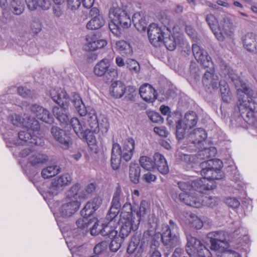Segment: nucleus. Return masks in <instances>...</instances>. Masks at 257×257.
I'll return each mask as SVG.
<instances>
[{
    "label": "nucleus",
    "instance_id": "f257e3e1",
    "mask_svg": "<svg viewBox=\"0 0 257 257\" xmlns=\"http://www.w3.org/2000/svg\"><path fill=\"white\" fill-rule=\"evenodd\" d=\"M149 204L146 201H142L140 205L139 210L136 211V206H133L130 203H125L121 209L120 215V222H123V231L127 233L128 230H137L140 223L142 216L146 214L149 209Z\"/></svg>",
    "mask_w": 257,
    "mask_h": 257
},
{
    "label": "nucleus",
    "instance_id": "f03ea898",
    "mask_svg": "<svg viewBox=\"0 0 257 257\" xmlns=\"http://www.w3.org/2000/svg\"><path fill=\"white\" fill-rule=\"evenodd\" d=\"M202 170L201 175L202 179H205L207 183H211L213 180L220 179L222 175L220 168L222 166V162L218 159H210L200 164Z\"/></svg>",
    "mask_w": 257,
    "mask_h": 257
},
{
    "label": "nucleus",
    "instance_id": "7ed1b4c3",
    "mask_svg": "<svg viewBox=\"0 0 257 257\" xmlns=\"http://www.w3.org/2000/svg\"><path fill=\"white\" fill-rule=\"evenodd\" d=\"M178 227L172 220L169 225H164L162 229L161 240L163 244L168 248L172 249L180 244Z\"/></svg>",
    "mask_w": 257,
    "mask_h": 257
},
{
    "label": "nucleus",
    "instance_id": "20e7f679",
    "mask_svg": "<svg viewBox=\"0 0 257 257\" xmlns=\"http://www.w3.org/2000/svg\"><path fill=\"white\" fill-rule=\"evenodd\" d=\"M87 119V125H86L87 132H91L94 133H99V136H103L106 134L109 127V122L106 118L101 120V122L98 123L95 111L93 109H89L86 114L84 115Z\"/></svg>",
    "mask_w": 257,
    "mask_h": 257
},
{
    "label": "nucleus",
    "instance_id": "39448f33",
    "mask_svg": "<svg viewBox=\"0 0 257 257\" xmlns=\"http://www.w3.org/2000/svg\"><path fill=\"white\" fill-rule=\"evenodd\" d=\"M198 121L196 113L193 111H188L185 113L184 119H179L176 122V136L178 140L182 139L188 128H191L196 125Z\"/></svg>",
    "mask_w": 257,
    "mask_h": 257
},
{
    "label": "nucleus",
    "instance_id": "423d86ee",
    "mask_svg": "<svg viewBox=\"0 0 257 257\" xmlns=\"http://www.w3.org/2000/svg\"><path fill=\"white\" fill-rule=\"evenodd\" d=\"M71 181V176L68 173H64L58 176L52 180L47 193L51 197L57 195L63 190L66 186L70 184Z\"/></svg>",
    "mask_w": 257,
    "mask_h": 257
},
{
    "label": "nucleus",
    "instance_id": "0eeeda50",
    "mask_svg": "<svg viewBox=\"0 0 257 257\" xmlns=\"http://www.w3.org/2000/svg\"><path fill=\"white\" fill-rule=\"evenodd\" d=\"M109 18L118 24L122 28H127L130 27L132 20L125 11L117 6H113L109 10Z\"/></svg>",
    "mask_w": 257,
    "mask_h": 257
},
{
    "label": "nucleus",
    "instance_id": "6e6552de",
    "mask_svg": "<svg viewBox=\"0 0 257 257\" xmlns=\"http://www.w3.org/2000/svg\"><path fill=\"white\" fill-rule=\"evenodd\" d=\"M9 121L15 126L23 125L25 127L34 130H39V122L34 117H31L28 114H25L22 119L16 114H12L9 117Z\"/></svg>",
    "mask_w": 257,
    "mask_h": 257
},
{
    "label": "nucleus",
    "instance_id": "1a4fd4ad",
    "mask_svg": "<svg viewBox=\"0 0 257 257\" xmlns=\"http://www.w3.org/2000/svg\"><path fill=\"white\" fill-rule=\"evenodd\" d=\"M147 33L150 43L155 47H159L162 43L163 38L166 34V29L159 27L158 25L151 24L147 28Z\"/></svg>",
    "mask_w": 257,
    "mask_h": 257
},
{
    "label": "nucleus",
    "instance_id": "9d476101",
    "mask_svg": "<svg viewBox=\"0 0 257 257\" xmlns=\"http://www.w3.org/2000/svg\"><path fill=\"white\" fill-rule=\"evenodd\" d=\"M210 238L211 248L212 250H220L224 247H228V243L226 240L227 234L223 231H215L208 234Z\"/></svg>",
    "mask_w": 257,
    "mask_h": 257
},
{
    "label": "nucleus",
    "instance_id": "9b49d317",
    "mask_svg": "<svg viewBox=\"0 0 257 257\" xmlns=\"http://www.w3.org/2000/svg\"><path fill=\"white\" fill-rule=\"evenodd\" d=\"M179 197L185 204L196 208H199L203 205L204 198L202 193L196 192L190 194L181 193Z\"/></svg>",
    "mask_w": 257,
    "mask_h": 257
},
{
    "label": "nucleus",
    "instance_id": "f8f14e48",
    "mask_svg": "<svg viewBox=\"0 0 257 257\" xmlns=\"http://www.w3.org/2000/svg\"><path fill=\"white\" fill-rule=\"evenodd\" d=\"M146 248L145 241L139 236H133L127 248V252L135 257H141Z\"/></svg>",
    "mask_w": 257,
    "mask_h": 257
},
{
    "label": "nucleus",
    "instance_id": "ddd939ff",
    "mask_svg": "<svg viewBox=\"0 0 257 257\" xmlns=\"http://www.w3.org/2000/svg\"><path fill=\"white\" fill-rule=\"evenodd\" d=\"M93 226L90 228V233L92 235H96L101 233L103 236H114L117 234V231L111 229L108 225H99L98 221L94 217H92V224Z\"/></svg>",
    "mask_w": 257,
    "mask_h": 257
},
{
    "label": "nucleus",
    "instance_id": "4468645a",
    "mask_svg": "<svg viewBox=\"0 0 257 257\" xmlns=\"http://www.w3.org/2000/svg\"><path fill=\"white\" fill-rule=\"evenodd\" d=\"M166 34L163 38L162 43L170 51H173L176 48L177 44H183L184 39L182 35L178 34L175 35L170 34L169 30L166 29Z\"/></svg>",
    "mask_w": 257,
    "mask_h": 257
},
{
    "label": "nucleus",
    "instance_id": "2eb2a0df",
    "mask_svg": "<svg viewBox=\"0 0 257 257\" xmlns=\"http://www.w3.org/2000/svg\"><path fill=\"white\" fill-rule=\"evenodd\" d=\"M80 203L76 200L67 199L59 209V212L63 217L71 216L79 209Z\"/></svg>",
    "mask_w": 257,
    "mask_h": 257
},
{
    "label": "nucleus",
    "instance_id": "dca6fc26",
    "mask_svg": "<svg viewBox=\"0 0 257 257\" xmlns=\"http://www.w3.org/2000/svg\"><path fill=\"white\" fill-rule=\"evenodd\" d=\"M93 72L95 75L104 77L107 80L112 81L118 75L117 71L115 69L109 68L106 65H95Z\"/></svg>",
    "mask_w": 257,
    "mask_h": 257
},
{
    "label": "nucleus",
    "instance_id": "f3484780",
    "mask_svg": "<svg viewBox=\"0 0 257 257\" xmlns=\"http://www.w3.org/2000/svg\"><path fill=\"white\" fill-rule=\"evenodd\" d=\"M207 183L205 179L199 178L191 181V192L202 193L204 190H212L215 188L216 184L214 182Z\"/></svg>",
    "mask_w": 257,
    "mask_h": 257
},
{
    "label": "nucleus",
    "instance_id": "a211bd4d",
    "mask_svg": "<svg viewBox=\"0 0 257 257\" xmlns=\"http://www.w3.org/2000/svg\"><path fill=\"white\" fill-rule=\"evenodd\" d=\"M121 224V227L119 231L118 235H117V233L114 236H108L111 238V241L109 244V248L110 250L113 252H116L120 247L124 239L128 236L130 233L133 230H128L127 233H124L123 231V227L124 226L123 222H120Z\"/></svg>",
    "mask_w": 257,
    "mask_h": 257
},
{
    "label": "nucleus",
    "instance_id": "6ab92c4d",
    "mask_svg": "<svg viewBox=\"0 0 257 257\" xmlns=\"http://www.w3.org/2000/svg\"><path fill=\"white\" fill-rule=\"evenodd\" d=\"M135 145V141L132 138H128L124 141L122 148L119 146L118 155L124 161H130L133 156Z\"/></svg>",
    "mask_w": 257,
    "mask_h": 257
},
{
    "label": "nucleus",
    "instance_id": "aec40b11",
    "mask_svg": "<svg viewBox=\"0 0 257 257\" xmlns=\"http://www.w3.org/2000/svg\"><path fill=\"white\" fill-rule=\"evenodd\" d=\"M249 95H250V92L247 95L239 97L238 98L239 102L238 108L241 114L244 112L243 111L244 109L247 111V113L249 111L252 112L257 111V104L251 98L248 97Z\"/></svg>",
    "mask_w": 257,
    "mask_h": 257
},
{
    "label": "nucleus",
    "instance_id": "412c9836",
    "mask_svg": "<svg viewBox=\"0 0 257 257\" xmlns=\"http://www.w3.org/2000/svg\"><path fill=\"white\" fill-rule=\"evenodd\" d=\"M51 133L54 138L61 145L64 149H67L70 144V139L65 132L58 126H53L51 128Z\"/></svg>",
    "mask_w": 257,
    "mask_h": 257
},
{
    "label": "nucleus",
    "instance_id": "4be33fe9",
    "mask_svg": "<svg viewBox=\"0 0 257 257\" xmlns=\"http://www.w3.org/2000/svg\"><path fill=\"white\" fill-rule=\"evenodd\" d=\"M206 138L207 134L205 131L201 128L194 130L188 136L189 141L196 146L198 149L202 148V144Z\"/></svg>",
    "mask_w": 257,
    "mask_h": 257
},
{
    "label": "nucleus",
    "instance_id": "5701e85b",
    "mask_svg": "<svg viewBox=\"0 0 257 257\" xmlns=\"http://www.w3.org/2000/svg\"><path fill=\"white\" fill-rule=\"evenodd\" d=\"M31 110L37 118L42 121L48 123L53 121V117L49 111L44 107L34 104L31 106Z\"/></svg>",
    "mask_w": 257,
    "mask_h": 257
},
{
    "label": "nucleus",
    "instance_id": "b1692460",
    "mask_svg": "<svg viewBox=\"0 0 257 257\" xmlns=\"http://www.w3.org/2000/svg\"><path fill=\"white\" fill-rule=\"evenodd\" d=\"M214 68H210V71L206 70L202 79L203 85L208 88H217L219 83L218 76L214 74Z\"/></svg>",
    "mask_w": 257,
    "mask_h": 257
},
{
    "label": "nucleus",
    "instance_id": "393cba45",
    "mask_svg": "<svg viewBox=\"0 0 257 257\" xmlns=\"http://www.w3.org/2000/svg\"><path fill=\"white\" fill-rule=\"evenodd\" d=\"M141 97L146 102H153L157 99V93L150 84H145L140 88Z\"/></svg>",
    "mask_w": 257,
    "mask_h": 257
},
{
    "label": "nucleus",
    "instance_id": "a878e982",
    "mask_svg": "<svg viewBox=\"0 0 257 257\" xmlns=\"http://www.w3.org/2000/svg\"><path fill=\"white\" fill-rule=\"evenodd\" d=\"M244 48L248 52L257 53V36L253 33H247L242 38Z\"/></svg>",
    "mask_w": 257,
    "mask_h": 257
},
{
    "label": "nucleus",
    "instance_id": "bb28decb",
    "mask_svg": "<svg viewBox=\"0 0 257 257\" xmlns=\"http://www.w3.org/2000/svg\"><path fill=\"white\" fill-rule=\"evenodd\" d=\"M220 27L226 35L231 36L235 27L233 17L230 15H225L220 21Z\"/></svg>",
    "mask_w": 257,
    "mask_h": 257
},
{
    "label": "nucleus",
    "instance_id": "cd10ccee",
    "mask_svg": "<svg viewBox=\"0 0 257 257\" xmlns=\"http://www.w3.org/2000/svg\"><path fill=\"white\" fill-rule=\"evenodd\" d=\"M67 126H71L80 138H85L87 134L86 125L83 124V122H81L78 118L74 117L71 119Z\"/></svg>",
    "mask_w": 257,
    "mask_h": 257
},
{
    "label": "nucleus",
    "instance_id": "c85d7f7f",
    "mask_svg": "<svg viewBox=\"0 0 257 257\" xmlns=\"http://www.w3.org/2000/svg\"><path fill=\"white\" fill-rule=\"evenodd\" d=\"M38 131L28 128L26 131L20 132L18 134V137L21 141L23 142V144L26 143L28 145L34 144L35 145H38L40 144H38L37 138L35 136L32 134V131L37 132Z\"/></svg>",
    "mask_w": 257,
    "mask_h": 257
},
{
    "label": "nucleus",
    "instance_id": "c756f323",
    "mask_svg": "<svg viewBox=\"0 0 257 257\" xmlns=\"http://www.w3.org/2000/svg\"><path fill=\"white\" fill-rule=\"evenodd\" d=\"M192 49L193 54L198 63L204 64L206 62H209L211 57L207 55V53L201 49L197 44L192 45Z\"/></svg>",
    "mask_w": 257,
    "mask_h": 257
},
{
    "label": "nucleus",
    "instance_id": "7c9ffc66",
    "mask_svg": "<svg viewBox=\"0 0 257 257\" xmlns=\"http://www.w3.org/2000/svg\"><path fill=\"white\" fill-rule=\"evenodd\" d=\"M54 115L61 123L68 125L69 122L70 116L68 114V109L65 106H55L53 108Z\"/></svg>",
    "mask_w": 257,
    "mask_h": 257
},
{
    "label": "nucleus",
    "instance_id": "2f4dec72",
    "mask_svg": "<svg viewBox=\"0 0 257 257\" xmlns=\"http://www.w3.org/2000/svg\"><path fill=\"white\" fill-rule=\"evenodd\" d=\"M154 166L162 174H167L169 172V167L164 157L159 153L154 156Z\"/></svg>",
    "mask_w": 257,
    "mask_h": 257
},
{
    "label": "nucleus",
    "instance_id": "473e14b6",
    "mask_svg": "<svg viewBox=\"0 0 257 257\" xmlns=\"http://www.w3.org/2000/svg\"><path fill=\"white\" fill-rule=\"evenodd\" d=\"M126 87L125 85L120 81L112 82L109 88L110 95L116 98L121 97L124 93Z\"/></svg>",
    "mask_w": 257,
    "mask_h": 257
},
{
    "label": "nucleus",
    "instance_id": "72a5a7b5",
    "mask_svg": "<svg viewBox=\"0 0 257 257\" xmlns=\"http://www.w3.org/2000/svg\"><path fill=\"white\" fill-rule=\"evenodd\" d=\"M28 9L31 11H34L38 7H40L44 10H48L51 6L49 0H26Z\"/></svg>",
    "mask_w": 257,
    "mask_h": 257
},
{
    "label": "nucleus",
    "instance_id": "f704fd0d",
    "mask_svg": "<svg viewBox=\"0 0 257 257\" xmlns=\"http://www.w3.org/2000/svg\"><path fill=\"white\" fill-rule=\"evenodd\" d=\"M187 240L186 250L190 255L194 253H196L203 245L199 240L192 236L188 237Z\"/></svg>",
    "mask_w": 257,
    "mask_h": 257
},
{
    "label": "nucleus",
    "instance_id": "c9c22d12",
    "mask_svg": "<svg viewBox=\"0 0 257 257\" xmlns=\"http://www.w3.org/2000/svg\"><path fill=\"white\" fill-rule=\"evenodd\" d=\"M230 77L237 89V94L239 97L244 95H247L248 92H250L249 88L247 87L246 84L240 78L237 77V76L234 77L230 76Z\"/></svg>",
    "mask_w": 257,
    "mask_h": 257
},
{
    "label": "nucleus",
    "instance_id": "e433bc0d",
    "mask_svg": "<svg viewBox=\"0 0 257 257\" xmlns=\"http://www.w3.org/2000/svg\"><path fill=\"white\" fill-rule=\"evenodd\" d=\"M71 100L76 110L81 116L84 115L86 114V108L83 103L81 97L78 93H73Z\"/></svg>",
    "mask_w": 257,
    "mask_h": 257
},
{
    "label": "nucleus",
    "instance_id": "4c0bfd02",
    "mask_svg": "<svg viewBox=\"0 0 257 257\" xmlns=\"http://www.w3.org/2000/svg\"><path fill=\"white\" fill-rule=\"evenodd\" d=\"M119 145L117 143L113 144L111 151V165L113 170H117L120 165L121 159L119 155Z\"/></svg>",
    "mask_w": 257,
    "mask_h": 257
},
{
    "label": "nucleus",
    "instance_id": "58836bf2",
    "mask_svg": "<svg viewBox=\"0 0 257 257\" xmlns=\"http://www.w3.org/2000/svg\"><path fill=\"white\" fill-rule=\"evenodd\" d=\"M48 160L47 156L42 154H32L29 157V163L34 167H39Z\"/></svg>",
    "mask_w": 257,
    "mask_h": 257
},
{
    "label": "nucleus",
    "instance_id": "ea45409f",
    "mask_svg": "<svg viewBox=\"0 0 257 257\" xmlns=\"http://www.w3.org/2000/svg\"><path fill=\"white\" fill-rule=\"evenodd\" d=\"M132 22L139 31L144 32L146 31L147 24L145 18L142 16L140 13H136L133 15Z\"/></svg>",
    "mask_w": 257,
    "mask_h": 257
},
{
    "label": "nucleus",
    "instance_id": "a19ab883",
    "mask_svg": "<svg viewBox=\"0 0 257 257\" xmlns=\"http://www.w3.org/2000/svg\"><path fill=\"white\" fill-rule=\"evenodd\" d=\"M61 168L59 166L52 165L44 168L41 171V176L44 179L51 178L60 172Z\"/></svg>",
    "mask_w": 257,
    "mask_h": 257
},
{
    "label": "nucleus",
    "instance_id": "79ce46f5",
    "mask_svg": "<svg viewBox=\"0 0 257 257\" xmlns=\"http://www.w3.org/2000/svg\"><path fill=\"white\" fill-rule=\"evenodd\" d=\"M81 193H83V190L80 184L75 183L71 186L68 191L67 195V199L76 200H77L78 198L82 199L80 195Z\"/></svg>",
    "mask_w": 257,
    "mask_h": 257
},
{
    "label": "nucleus",
    "instance_id": "37998d69",
    "mask_svg": "<svg viewBox=\"0 0 257 257\" xmlns=\"http://www.w3.org/2000/svg\"><path fill=\"white\" fill-rule=\"evenodd\" d=\"M10 10L16 15H20L25 10V4L23 0H11Z\"/></svg>",
    "mask_w": 257,
    "mask_h": 257
},
{
    "label": "nucleus",
    "instance_id": "c03bdc74",
    "mask_svg": "<svg viewBox=\"0 0 257 257\" xmlns=\"http://www.w3.org/2000/svg\"><path fill=\"white\" fill-rule=\"evenodd\" d=\"M141 168L137 164H131L130 166L129 177L131 181L137 184L139 181Z\"/></svg>",
    "mask_w": 257,
    "mask_h": 257
},
{
    "label": "nucleus",
    "instance_id": "a18cd8bd",
    "mask_svg": "<svg viewBox=\"0 0 257 257\" xmlns=\"http://www.w3.org/2000/svg\"><path fill=\"white\" fill-rule=\"evenodd\" d=\"M105 23L103 16L91 18L87 23L86 28L90 30H97L101 28Z\"/></svg>",
    "mask_w": 257,
    "mask_h": 257
},
{
    "label": "nucleus",
    "instance_id": "49530a36",
    "mask_svg": "<svg viewBox=\"0 0 257 257\" xmlns=\"http://www.w3.org/2000/svg\"><path fill=\"white\" fill-rule=\"evenodd\" d=\"M116 47L122 55H131L133 50L130 44L124 41H118L116 43Z\"/></svg>",
    "mask_w": 257,
    "mask_h": 257
},
{
    "label": "nucleus",
    "instance_id": "de8ad7c7",
    "mask_svg": "<svg viewBox=\"0 0 257 257\" xmlns=\"http://www.w3.org/2000/svg\"><path fill=\"white\" fill-rule=\"evenodd\" d=\"M187 220L191 226L197 229H201L203 225V221L197 216L193 213L189 214Z\"/></svg>",
    "mask_w": 257,
    "mask_h": 257
},
{
    "label": "nucleus",
    "instance_id": "09e8293b",
    "mask_svg": "<svg viewBox=\"0 0 257 257\" xmlns=\"http://www.w3.org/2000/svg\"><path fill=\"white\" fill-rule=\"evenodd\" d=\"M140 163L141 166L147 170H151L154 167V162L150 158L147 156L141 157Z\"/></svg>",
    "mask_w": 257,
    "mask_h": 257
},
{
    "label": "nucleus",
    "instance_id": "8fccbe9b",
    "mask_svg": "<svg viewBox=\"0 0 257 257\" xmlns=\"http://www.w3.org/2000/svg\"><path fill=\"white\" fill-rule=\"evenodd\" d=\"M83 217L79 218L76 221V224L78 228H86L92 224V217L87 216H82Z\"/></svg>",
    "mask_w": 257,
    "mask_h": 257
},
{
    "label": "nucleus",
    "instance_id": "3c124183",
    "mask_svg": "<svg viewBox=\"0 0 257 257\" xmlns=\"http://www.w3.org/2000/svg\"><path fill=\"white\" fill-rule=\"evenodd\" d=\"M218 84L220 87V92L223 100L224 101H227L230 95L227 84L224 81H219Z\"/></svg>",
    "mask_w": 257,
    "mask_h": 257
},
{
    "label": "nucleus",
    "instance_id": "603ef678",
    "mask_svg": "<svg viewBox=\"0 0 257 257\" xmlns=\"http://www.w3.org/2000/svg\"><path fill=\"white\" fill-rule=\"evenodd\" d=\"M227 247H224L222 250H216L218 257H240L239 254L232 250L226 249Z\"/></svg>",
    "mask_w": 257,
    "mask_h": 257
},
{
    "label": "nucleus",
    "instance_id": "864d4df0",
    "mask_svg": "<svg viewBox=\"0 0 257 257\" xmlns=\"http://www.w3.org/2000/svg\"><path fill=\"white\" fill-rule=\"evenodd\" d=\"M121 191L119 188L117 187L114 193L112 200L111 206L115 209H119L121 206L120 202Z\"/></svg>",
    "mask_w": 257,
    "mask_h": 257
},
{
    "label": "nucleus",
    "instance_id": "5fc2aeb1",
    "mask_svg": "<svg viewBox=\"0 0 257 257\" xmlns=\"http://www.w3.org/2000/svg\"><path fill=\"white\" fill-rule=\"evenodd\" d=\"M57 97L58 101H56V102L59 106H64V104L68 102L67 94L64 90L61 88H59V93Z\"/></svg>",
    "mask_w": 257,
    "mask_h": 257
},
{
    "label": "nucleus",
    "instance_id": "6e6d98bb",
    "mask_svg": "<svg viewBox=\"0 0 257 257\" xmlns=\"http://www.w3.org/2000/svg\"><path fill=\"white\" fill-rule=\"evenodd\" d=\"M204 200L203 205L213 207L218 203L219 199L215 196H209L205 197Z\"/></svg>",
    "mask_w": 257,
    "mask_h": 257
},
{
    "label": "nucleus",
    "instance_id": "4d7b16f0",
    "mask_svg": "<svg viewBox=\"0 0 257 257\" xmlns=\"http://www.w3.org/2000/svg\"><path fill=\"white\" fill-rule=\"evenodd\" d=\"M205 20L211 29L212 31L216 30V28L217 27V21L213 15H207L206 16Z\"/></svg>",
    "mask_w": 257,
    "mask_h": 257
},
{
    "label": "nucleus",
    "instance_id": "13d9d810",
    "mask_svg": "<svg viewBox=\"0 0 257 257\" xmlns=\"http://www.w3.org/2000/svg\"><path fill=\"white\" fill-rule=\"evenodd\" d=\"M95 189V186L93 183L87 185L84 189H82L83 193L80 194L82 199L86 198Z\"/></svg>",
    "mask_w": 257,
    "mask_h": 257
},
{
    "label": "nucleus",
    "instance_id": "bf43d9fd",
    "mask_svg": "<svg viewBox=\"0 0 257 257\" xmlns=\"http://www.w3.org/2000/svg\"><path fill=\"white\" fill-rule=\"evenodd\" d=\"M147 115L150 119L155 123H162L163 122V118L159 114V113L150 111L147 112Z\"/></svg>",
    "mask_w": 257,
    "mask_h": 257
},
{
    "label": "nucleus",
    "instance_id": "052dcab7",
    "mask_svg": "<svg viewBox=\"0 0 257 257\" xmlns=\"http://www.w3.org/2000/svg\"><path fill=\"white\" fill-rule=\"evenodd\" d=\"M96 210L94 209L93 205H92L90 202H88L84 208L81 211V214L82 216H87L91 217V215Z\"/></svg>",
    "mask_w": 257,
    "mask_h": 257
},
{
    "label": "nucleus",
    "instance_id": "680f3d73",
    "mask_svg": "<svg viewBox=\"0 0 257 257\" xmlns=\"http://www.w3.org/2000/svg\"><path fill=\"white\" fill-rule=\"evenodd\" d=\"M30 27L32 32L35 34H37L42 30V24L39 19L35 18L32 21Z\"/></svg>",
    "mask_w": 257,
    "mask_h": 257
},
{
    "label": "nucleus",
    "instance_id": "e2e57ef3",
    "mask_svg": "<svg viewBox=\"0 0 257 257\" xmlns=\"http://www.w3.org/2000/svg\"><path fill=\"white\" fill-rule=\"evenodd\" d=\"M179 188L183 191V193L190 194L191 192V181H180L178 183Z\"/></svg>",
    "mask_w": 257,
    "mask_h": 257
},
{
    "label": "nucleus",
    "instance_id": "0e129e2a",
    "mask_svg": "<svg viewBox=\"0 0 257 257\" xmlns=\"http://www.w3.org/2000/svg\"><path fill=\"white\" fill-rule=\"evenodd\" d=\"M216 153V151L214 148H205L200 150L198 153L200 156H203L202 159L209 158L212 156H214Z\"/></svg>",
    "mask_w": 257,
    "mask_h": 257
},
{
    "label": "nucleus",
    "instance_id": "69168bd1",
    "mask_svg": "<svg viewBox=\"0 0 257 257\" xmlns=\"http://www.w3.org/2000/svg\"><path fill=\"white\" fill-rule=\"evenodd\" d=\"M111 19V23L109 24V28L111 32L116 36H118L120 34V30L121 27L118 25V24L115 22L113 19Z\"/></svg>",
    "mask_w": 257,
    "mask_h": 257
},
{
    "label": "nucleus",
    "instance_id": "338daca9",
    "mask_svg": "<svg viewBox=\"0 0 257 257\" xmlns=\"http://www.w3.org/2000/svg\"><path fill=\"white\" fill-rule=\"evenodd\" d=\"M108 246V243L106 241H102L96 244L94 248V252L95 254H99L102 252L105 251Z\"/></svg>",
    "mask_w": 257,
    "mask_h": 257
},
{
    "label": "nucleus",
    "instance_id": "774afa93",
    "mask_svg": "<svg viewBox=\"0 0 257 257\" xmlns=\"http://www.w3.org/2000/svg\"><path fill=\"white\" fill-rule=\"evenodd\" d=\"M226 204L230 207L233 209L237 208L240 205V202L235 198L229 197L225 200Z\"/></svg>",
    "mask_w": 257,
    "mask_h": 257
}]
</instances>
